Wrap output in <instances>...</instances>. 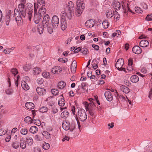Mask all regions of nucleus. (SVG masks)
<instances>
[{
  "instance_id": "412c9836",
  "label": "nucleus",
  "mask_w": 152,
  "mask_h": 152,
  "mask_svg": "<svg viewBox=\"0 0 152 152\" xmlns=\"http://www.w3.org/2000/svg\"><path fill=\"white\" fill-rule=\"evenodd\" d=\"M62 70V69L61 67L59 66H56L52 69L51 72L53 73L56 74L60 72Z\"/></svg>"
},
{
  "instance_id": "2eb2a0df",
  "label": "nucleus",
  "mask_w": 152,
  "mask_h": 152,
  "mask_svg": "<svg viewBox=\"0 0 152 152\" xmlns=\"http://www.w3.org/2000/svg\"><path fill=\"white\" fill-rule=\"evenodd\" d=\"M147 67H149L148 69H146L145 67L143 68L142 69L141 71L142 73H146L147 72H148L150 75H152V72H150V71H152V65L149 64L147 66Z\"/></svg>"
},
{
  "instance_id": "f704fd0d",
  "label": "nucleus",
  "mask_w": 152,
  "mask_h": 152,
  "mask_svg": "<svg viewBox=\"0 0 152 152\" xmlns=\"http://www.w3.org/2000/svg\"><path fill=\"white\" fill-rule=\"evenodd\" d=\"M21 85L22 88L25 90H27L29 88V86H28L27 83L25 81L22 82Z\"/></svg>"
},
{
  "instance_id": "0eeeda50",
  "label": "nucleus",
  "mask_w": 152,
  "mask_h": 152,
  "mask_svg": "<svg viewBox=\"0 0 152 152\" xmlns=\"http://www.w3.org/2000/svg\"><path fill=\"white\" fill-rule=\"evenodd\" d=\"M15 20L13 14H12V12L11 10H9L7 12L6 16L5 21L7 26L9 25L10 21L11 20Z\"/></svg>"
},
{
  "instance_id": "774afa93",
  "label": "nucleus",
  "mask_w": 152,
  "mask_h": 152,
  "mask_svg": "<svg viewBox=\"0 0 152 152\" xmlns=\"http://www.w3.org/2000/svg\"><path fill=\"white\" fill-rule=\"evenodd\" d=\"M72 37H70L65 42V44L66 45H68L69 44L70 42L72 40Z\"/></svg>"
},
{
  "instance_id": "052dcab7",
  "label": "nucleus",
  "mask_w": 152,
  "mask_h": 152,
  "mask_svg": "<svg viewBox=\"0 0 152 152\" xmlns=\"http://www.w3.org/2000/svg\"><path fill=\"white\" fill-rule=\"evenodd\" d=\"M34 138L37 141H41L42 140V137L38 135H35Z\"/></svg>"
},
{
  "instance_id": "473e14b6",
  "label": "nucleus",
  "mask_w": 152,
  "mask_h": 152,
  "mask_svg": "<svg viewBox=\"0 0 152 152\" xmlns=\"http://www.w3.org/2000/svg\"><path fill=\"white\" fill-rule=\"evenodd\" d=\"M43 136L47 139L51 140L52 139V136L49 132L46 131H44L42 133Z\"/></svg>"
},
{
  "instance_id": "4c0bfd02",
  "label": "nucleus",
  "mask_w": 152,
  "mask_h": 152,
  "mask_svg": "<svg viewBox=\"0 0 152 152\" xmlns=\"http://www.w3.org/2000/svg\"><path fill=\"white\" fill-rule=\"evenodd\" d=\"M69 114L68 111H64L61 113V116L62 118H66L68 117Z\"/></svg>"
},
{
  "instance_id": "79ce46f5",
  "label": "nucleus",
  "mask_w": 152,
  "mask_h": 152,
  "mask_svg": "<svg viewBox=\"0 0 152 152\" xmlns=\"http://www.w3.org/2000/svg\"><path fill=\"white\" fill-rule=\"evenodd\" d=\"M102 24L103 28L105 29L107 28L109 26L108 21L106 20H104L103 21Z\"/></svg>"
},
{
  "instance_id": "9d476101",
  "label": "nucleus",
  "mask_w": 152,
  "mask_h": 152,
  "mask_svg": "<svg viewBox=\"0 0 152 152\" xmlns=\"http://www.w3.org/2000/svg\"><path fill=\"white\" fill-rule=\"evenodd\" d=\"M50 22L49 16L47 14L43 19L42 23L43 27L46 28V27L48 26L49 25H50Z\"/></svg>"
},
{
  "instance_id": "8fccbe9b",
  "label": "nucleus",
  "mask_w": 152,
  "mask_h": 152,
  "mask_svg": "<svg viewBox=\"0 0 152 152\" xmlns=\"http://www.w3.org/2000/svg\"><path fill=\"white\" fill-rule=\"evenodd\" d=\"M24 69L26 71H28L31 68V66L28 64H25L23 67Z\"/></svg>"
},
{
  "instance_id": "6e6d98bb",
  "label": "nucleus",
  "mask_w": 152,
  "mask_h": 152,
  "mask_svg": "<svg viewBox=\"0 0 152 152\" xmlns=\"http://www.w3.org/2000/svg\"><path fill=\"white\" fill-rule=\"evenodd\" d=\"M66 11H62L61 12V19H63V18H65V16H66L67 17V13H66Z\"/></svg>"
},
{
  "instance_id": "5701e85b",
  "label": "nucleus",
  "mask_w": 152,
  "mask_h": 152,
  "mask_svg": "<svg viewBox=\"0 0 152 152\" xmlns=\"http://www.w3.org/2000/svg\"><path fill=\"white\" fill-rule=\"evenodd\" d=\"M149 43L148 41L145 39H143L139 43L140 46L142 47H146L149 45Z\"/></svg>"
},
{
  "instance_id": "20e7f679",
  "label": "nucleus",
  "mask_w": 152,
  "mask_h": 152,
  "mask_svg": "<svg viewBox=\"0 0 152 152\" xmlns=\"http://www.w3.org/2000/svg\"><path fill=\"white\" fill-rule=\"evenodd\" d=\"M75 7L74 4L72 1L68 2L67 6L66 7L65 11L67 13V18L69 20L71 19L72 15L74 14Z\"/></svg>"
},
{
  "instance_id": "9b49d317",
  "label": "nucleus",
  "mask_w": 152,
  "mask_h": 152,
  "mask_svg": "<svg viewBox=\"0 0 152 152\" xmlns=\"http://www.w3.org/2000/svg\"><path fill=\"white\" fill-rule=\"evenodd\" d=\"M77 7L76 9L77 10L83 11L85 8V4L83 1L81 0H77Z\"/></svg>"
},
{
  "instance_id": "4468645a",
  "label": "nucleus",
  "mask_w": 152,
  "mask_h": 152,
  "mask_svg": "<svg viewBox=\"0 0 152 152\" xmlns=\"http://www.w3.org/2000/svg\"><path fill=\"white\" fill-rule=\"evenodd\" d=\"M104 96L107 100L109 102L111 101L113 99L112 94L110 91H106L104 93Z\"/></svg>"
},
{
  "instance_id": "338daca9",
  "label": "nucleus",
  "mask_w": 152,
  "mask_h": 152,
  "mask_svg": "<svg viewBox=\"0 0 152 152\" xmlns=\"http://www.w3.org/2000/svg\"><path fill=\"white\" fill-rule=\"evenodd\" d=\"M92 46L96 50H99V47L98 45L93 44L92 45Z\"/></svg>"
},
{
  "instance_id": "a211bd4d",
  "label": "nucleus",
  "mask_w": 152,
  "mask_h": 152,
  "mask_svg": "<svg viewBox=\"0 0 152 152\" xmlns=\"http://www.w3.org/2000/svg\"><path fill=\"white\" fill-rule=\"evenodd\" d=\"M133 52L136 54H140L142 51V50L138 46H135L132 49Z\"/></svg>"
},
{
  "instance_id": "bb28decb",
  "label": "nucleus",
  "mask_w": 152,
  "mask_h": 152,
  "mask_svg": "<svg viewBox=\"0 0 152 152\" xmlns=\"http://www.w3.org/2000/svg\"><path fill=\"white\" fill-rule=\"evenodd\" d=\"M45 0H38L37 1V7L38 8L41 7H42L45 5Z\"/></svg>"
},
{
  "instance_id": "09e8293b",
  "label": "nucleus",
  "mask_w": 152,
  "mask_h": 152,
  "mask_svg": "<svg viewBox=\"0 0 152 152\" xmlns=\"http://www.w3.org/2000/svg\"><path fill=\"white\" fill-rule=\"evenodd\" d=\"M25 121L27 123H32V119L31 117L27 116L24 118Z\"/></svg>"
},
{
  "instance_id": "f3484780",
  "label": "nucleus",
  "mask_w": 152,
  "mask_h": 152,
  "mask_svg": "<svg viewBox=\"0 0 152 152\" xmlns=\"http://www.w3.org/2000/svg\"><path fill=\"white\" fill-rule=\"evenodd\" d=\"M113 6L114 8L116 10H120L121 7V3L118 1L114 0L113 3Z\"/></svg>"
},
{
  "instance_id": "c85d7f7f",
  "label": "nucleus",
  "mask_w": 152,
  "mask_h": 152,
  "mask_svg": "<svg viewBox=\"0 0 152 152\" xmlns=\"http://www.w3.org/2000/svg\"><path fill=\"white\" fill-rule=\"evenodd\" d=\"M115 96L117 98V99L119 101H123L125 100V98L123 95L119 94L117 91H116V92L115 93Z\"/></svg>"
},
{
  "instance_id": "f8f14e48",
  "label": "nucleus",
  "mask_w": 152,
  "mask_h": 152,
  "mask_svg": "<svg viewBox=\"0 0 152 152\" xmlns=\"http://www.w3.org/2000/svg\"><path fill=\"white\" fill-rule=\"evenodd\" d=\"M129 3L127 0H122L121 1V7L124 12L126 13V9H128L129 7Z\"/></svg>"
},
{
  "instance_id": "3c124183",
  "label": "nucleus",
  "mask_w": 152,
  "mask_h": 152,
  "mask_svg": "<svg viewBox=\"0 0 152 152\" xmlns=\"http://www.w3.org/2000/svg\"><path fill=\"white\" fill-rule=\"evenodd\" d=\"M42 147L45 150H48L50 148V144L48 143L45 142L43 145Z\"/></svg>"
},
{
  "instance_id": "680f3d73",
  "label": "nucleus",
  "mask_w": 152,
  "mask_h": 152,
  "mask_svg": "<svg viewBox=\"0 0 152 152\" xmlns=\"http://www.w3.org/2000/svg\"><path fill=\"white\" fill-rule=\"evenodd\" d=\"M37 82L39 84H42L43 82V80L42 78H39L37 80Z\"/></svg>"
},
{
  "instance_id": "49530a36",
  "label": "nucleus",
  "mask_w": 152,
  "mask_h": 152,
  "mask_svg": "<svg viewBox=\"0 0 152 152\" xmlns=\"http://www.w3.org/2000/svg\"><path fill=\"white\" fill-rule=\"evenodd\" d=\"M43 28L41 26L39 25L37 27L38 32L39 33L41 34L43 32Z\"/></svg>"
},
{
  "instance_id": "4d7b16f0",
  "label": "nucleus",
  "mask_w": 152,
  "mask_h": 152,
  "mask_svg": "<svg viewBox=\"0 0 152 152\" xmlns=\"http://www.w3.org/2000/svg\"><path fill=\"white\" fill-rule=\"evenodd\" d=\"M145 20L147 21L152 20V14L147 15L145 18Z\"/></svg>"
},
{
  "instance_id": "58836bf2",
  "label": "nucleus",
  "mask_w": 152,
  "mask_h": 152,
  "mask_svg": "<svg viewBox=\"0 0 152 152\" xmlns=\"http://www.w3.org/2000/svg\"><path fill=\"white\" fill-rule=\"evenodd\" d=\"M20 132L22 134L26 135L28 132V129L25 127H23L20 130Z\"/></svg>"
},
{
  "instance_id": "e2e57ef3",
  "label": "nucleus",
  "mask_w": 152,
  "mask_h": 152,
  "mask_svg": "<svg viewBox=\"0 0 152 152\" xmlns=\"http://www.w3.org/2000/svg\"><path fill=\"white\" fill-rule=\"evenodd\" d=\"M141 4L142 7L143 8V9H145V10H146L148 9V5L146 4L143 2L141 3Z\"/></svg>"
},
{
  "instance_id": "de8ad7c7",
  "label": "nucleus",
  "mask_w": 152,
  "mask_h": 152,
  "mask_svg": "<svg viewBox=\"0 0 152 152\" xmlns=\"http://www.w3.org/2000/svg\"><path fill=\"white\" fill-rule=\"evenodd\" d=\"M42 75L43 77L46 78H49L50 76L49 72H44Z\"/></svg>"
},
{
  "instance_id": "39448f33",
  "label": "nucleus",
  "mask_w": 152,
  "mask_h": 152,
  "mask_svg": "<svg viewBox=\"0 0 152 152\" xmlns=\"http://www.w3.org/2000/svg\"><path fill=\"white\" fill-rule=\"evenodd\" d=\"M14 15L15 20H16L17 24L18 25H21L23 23V20L19 10L15 9L14 10Z\"/></svg>"
},
{
  "instance_id": "a18cd8bd",
  "label": "nucleus",
  "mask_w": 152,
  "mask_h": 152,
  "mask_svg": "<svg viewBox=\"0 0 152 152\" xmlns=\"http://www.w3.org/2000/svg\"><path fill=\"white\" fill-rule=\"evenodd\" d=\"M52 26V25H51L50 24V25H49L48 26L46 27L47 28L48 31L50 34H51L53 31V26Z\"/></svg>"
},
{
  "instance_id": "7ed1b4c3",
  "label": "nucleus",
  "mask_w": 152,
  "mask_h": 152,
  "mask_svg": "<svg viewBox=\"0 0 152 152\" xmlns=\"http://www.w3.org/2000/svg\"><path fill=\"white\" fill-rule=\"evenodd\" d=\"M76 125V123L75 121H72L71 124L69 121L66 120L63 122L62 126L65 130L70 129L71 131H73L75 129Z\"/></svg>"
},
{
  "instance_id": "c756f323",
  "label": "nucleus",
  "mask_w": 152,
  "mask_h": 152,
  "mask_svg": "<svg viewBox=\"0 0 152 152\" xmlns=\"http://www.w3.org/2000/svg\"><path fill=\"white\" fill-rule=\"evenodd\" d=\"M40 7V8L37 13H39L41 15L43 16L46 12V10L45 8H43L42 7Z\"/></svg>"
},
{
  "instance_id": "37998d69",
  "label": "nucleus",
  "mask_w": 152,
  "mask_h": 152,
  "mask_svg": "<svg viewBox=\"0 0 152 152\" xmlns=\"http://www.w3.org/2000/svg\"><path fill=\"white\" fill-rule=\"evenodd\" d=\"M114 14V18L115 19H116V21H117L120 18V15L118 12L116 10L115 11Z\"/></svg>"
},
{
  "instance_id": "423d86ee",
  "label": "nucleus",
  "mask_w": 152,
  "mask_h": 152,
  "mask_svg": "<svg viewBox=\"0 0 152 152\" xmlns=\"http://www.w3.org/2000/svg\"><path fill=\"white\" fill-rule=\"evenodd\" d=\"M34 15L33 18V20L34 23L36 24H38L41 20L43 16L41 15L39 13L37 12V10L36 6V3H34Z\"/></svg>"
},
{
  "instance_id": "aec40b11",
  "label": "nucleus",
  "mask_w": 152,
  "mask_h": 152,
  "mask_svg": "<svg viewBox=\"0 0 152 152\" xmlns=\"http://www.w3.org/2000/svg\"><path fill=\"white\" fill-rule=\"evenodd\" d=\"M36 91L38 94L39 95H44L46 93V90L42 88L37 87Z\"/></svg>"
},
{
  "instance_id": "0e129e2a",
  "label": "nucleus",
  "mask_w": 152,
  "mask_h": 152,
  "mask_svg": "<svg viewBox=\"0 0 152 152\" xmlns=\"http://www.w3.org/2000/svg\"><path fill=\"white\" fill-rule=\"evenodd\" d=\"M34 152H41L40 148L38 147H36L34 148Z\"/></svg>"
},
{
  "instance_id": "bf43d9fd",
  "label": "nucleus",
  "mask_w": 152,
  "mask_h": 152,
  "mask_svg": "<svg viewBox=\"0 0 152 152\" xmlns=\"http://www.w3.org/2000/svg\"><path fill=\"white\" fill-rule=\"evenodd\" d=\"M11 72L14 76H15V75L17 74L18 73L17 70L15 68L12 69Z\"/></svg>"
},
{
  "instance_id": "393cba45",
  "label": "nucleus",
  "mask_w": 152,
  "mask_h": 152,
  "mask_svg": "<svg viewBox=\"0 0 152 152\" xmlns=\"http://www.w3.org/2000/svg\"><path fill=\"white\" fill-rule=\"evenodd\" d=\"M120 89L125 94H128L130 91L129 89L126 86L124 85L120 86Z\"/></svg>"
},
{
  "instance_id": "c9c22d12",
  "label": "nucleus",
  "mask_w": 152,
  "mask_h": 152,
  "mask_svg": "<svg viewBox=\"0 0 152 152\" xmlns=\"http://www.w3.org/2000/svg\"><path fill=\"white\" fill-rule=\"evenodd\" d=\"M26 142L28 145L31 146L33 143V140L31 137H28L26 139Z\"/></svg>"
},
{
  "instance_id": "6e6552de",
  "label": "nucleus",
  "mask_w": 152,
  "mask_h": 152,
  "mask_svg": "<svg viewBox=\"0 0 152 152\" xmlns=\"http://www.w3.org/2000/svg\"><path fill=\"white\" fill-rule=\"evenodd\" d=\"M83 104L85 106L86 111H94L95 106L94 104L92 103H88V102H83Z\"/></svg>"
},
{
  "instance_id": "69168bd1",
  "label": "nucleus",
  "mask_w": 152,
  "mask_h": 152,
  "mask_svg": "<svg viewBox=\"0 0 152 152\" xmlns=\"http://www.w3.org/2000/svg\"><path fill=\"white\" fill-rule=\"evenodd\" d=\"M6 133V130L4 131L3 129H0V136L4 135Z\"/></svg>"
},
{
  "instance_id": "dca6fc26",
  "label": "nucleus",
  "mask_w": 152,
  "mask_h": 152,
  "mask_svg": "<svg viewBox=\"0 0 152 152\" xmlns=\"http://www.w3.org/2000/svg\"><path fill=\"white\" fill-rule=\"evenodd\" d=\"M114 13V10H113L111 9H109L107 10L106 12V17L107 18H110L113 16Z\"/></svg>"
},
{
  "instance_id": "f257e3e1",
  "label": "nucleus",
  "mask_w": 152,
  "mask_h": 152,
  "mask_svg": "<svg viewBox=\"0 0 152 152\" xmlns=\"http://www.w3.org/2000/svg\"><path fill=\"white\" fill-rule=\"evenodd\" d=\"M18 9L23 17L25 18L27 13L28 15L29 20L31 21L33 10V5L31 4L27 3L26 4L25 9L24 8V4L23 3L20 4L18 5Z\"/></svg>"
},
{
  "instance_id": "ddd939ff",
  "label": "nucleus",
  "mask_w": 152,
  "mask_h": 152,
  "mask_svg": "<svg viewBox=\"0 0 152 152\" xmlns=\"http://www.w3.org/2000/svg\"><path fill=\"white\" fill-rule=\"evenodd\" d=\"M124 61V60L122 58H119L115 64L116 67L119 70L121 69V67H122Z\"/></svg>"
},
{
  "instance_id": "cd10ccee",
  "label": "nucleus",
  "mask_w": 152,
  "mask_h": 152,
  "mask_svg": "<svg viewBox=\"0 0 152 152\" xmlns=\"http://www.w3.org/2000/svg\"><path fill=\"white\" fill-rule=\"evenodd\" d=\"M130 81L132 83H136L139 80L138 77L136 75H132L130 78Z\"/></svg>"
},
{
  "instance_id": "7c9ffc66",
  "label": "nucleus",
  "mask_w": 152,
  "mask_h": 152,
  "mask_svg": "<svg viewBox=\"0 0 152 152\" xmlns=\"http://www.w3.org/2000/svg\"><path fill=\"white\" fill-rule=\"evenodd\" d=\"M25 105L27 109L29 110L32 109L34 107V104L32 102H26L25 104Z\"/></svg>"
},
{
  "instance_id": "2f4dec72",
  "label": "nucleus",
  "mask_w": 152,
  "mask_h": 152,
  "mask_svg": "<svg viewBox=\"0 0 152 152\" xmlns=\"http://www.w3.org/2000/svg\"><path fill=\"white\" fill-rule=\"evenodd\" d=\"M66 83L63 81L59 82L58 84L57 87L59 89H63L65 87Z\"/></svg>"
},
{
  "instance_id": "864d4df0",
  "label": "nucleus",
  "mask_w": 152,
  "mask_h": 152,
  "mask_svg": "<svg viewBox=\"0 0 152 152\" xmlns=\"http://www.w3.org/2000/svg\"><path fill=\"white\" fill-rule=\"evenodd\" d=\"M51 91L52 94L55 95H57L59 93L58 90L57 89H52Z\"/></svg>"
},
{
  "instance_id": "4be33fe9",
  "label": "nucleus",
  "mask_w": 152,
  "mask_h": 152,
  "mask_svg": "<svg viewBox=\"0 0 152 152\" xmlns=\"http://www.w3.org/2000/svg\"><path fill=\"white\" fill-rule=\"evenodd\" d=\"M20 147L23 149H24L26 147V142L25 141L24 138L23 137L20 138Z\"/></svg>"
},
{
  "instance_id": "b1692460",
  "label": "nucleus",
  "mask_w": 152,
  "mask_h": 152,
  "mask_svg": "<svg viewBox=\"0 0 152 152\" xmlns=\"http://www.w3.org/2000/svg\"><path fill=\"white\" fill-rule=\"evenodd\" d=\"M94 21L93 20L91 19L87 21L85 23V25L88 27H92L94 25Z\"/></svg>"
},
{
  "instance_id": "ea45409f",
  "label": "nucleus",
  "mask_w": 152,
  "mask_h": 152,
  "mask_svg": "<svg viewBox=\"0 0 152 152\" xmlns=\"http://www.w3.org/2000/svg\"><path fill=\"white\" fill-rule=\"evenodd\" d=\"M65 103V101L64 98H61L58 101V104L60 106H64Z\"/></svg>"
},
{
  "instance_id": "a878e982",
  "label": "nucleus",
  "mask_w": 152,
  "mask_h": 152,
  "mask_svg": "<svg viewBox=\"0 0 152 152\" xmlns=\"http://www.w3.org/2000/svg\"><path fill=\"white\" fill-rule=\"evenodd\" d=\"M133 60L132 58H130L128 60V66L127 68V70L129 71H131L133 70V67L132 66Z\"/></svg>"
},
{
  "instance_id": "e433bc0d",
  "label": "nucleus",
  "mask_w": 152,
  "mask_h": 152,
  "mask_svg": "<svg viewBox=\"0 0 152 152\" xmlns=\"http://www.w3.org/2000/svg\"><path fill=\"white\" fill-rule=\"evenodd\" d=\"M41 72V69L39 67H35L34 68L33 73L34 75H37L39 74Z\"/></svg>"
},
{
  "instance_id": "13d9d810",
  "label": "nucleus",
  "mask_w": 152,
  "mask_h": 152,
  "mask_svg": "<svg viewBox=\"0 0 152 152\" xmlns=\"http://www.w3.org/2000/svg\"><path fill=\"white\" fill-rule=\"evenodd\" d=\"M88 50L86 48H83L81 49V52L84 55H86L87 53Z\"/></svg>"
},
{
  "instance_id": "a19ab883",
  "label": "nucleus",
  "mask_w": 152,
  "mask_h": 152,
  "mask_svg": "<svg viewBox=\"0 0 152 152\" xmlns=\"http://www.w3.org/2000/svg\"><path fill=\"white\" fill-rule=\"evenodd\" d=\"M12 145L14 148L17 149L19 147L20 145V143L17 141H15L13 142Z\"/></svg>"
},
{
  "instance_id": "6ab92c4d",
  "label": "nucleus",
  "mask_w": 152,
  "mask_h": 152,
  "mask_svg": "<svg viewBox=\"0 0 152 152\" xmlns=\"http://www.w3.org/2000/svg\"><path fill=\"white\" fill-rule=\"evenodd\" d=\"M61 29L64 31L65 30L67 26V23L65 18L61 19Z\"/></svg>"
},
{
  "instance_id": "f03ea898",
  "label": "nucleus",
  "mask_w": 152,
  "mask_h": 152,
  "mask_svg": "<svg viewBox=\"0 0 152 152\" xmlns=\"http://www.w3.org/2000/svg\"><path fill=\"white\" fill-rule=\"evenodd\" d=\"M76 119L77 120L78 126L80 132L82 129L80 124L79 120L83 122L87 118V115L85 110L83 108L78 109L77 115H76Z\"/></svg>"
},
{
  "instance_id": "5fc2aeb1",
  "label": "nucleus",
  "mask_w": 152,
  "mask_h": 152,
  "mask_svg": "<svg viewBox=\"0 0 152 152\" xmlns=\"http://www.w3.org/2000/svg\"><path fill=\"white\" fill-rule=\"evenodd\" d=\"M68 59L66 58H60L58 59V61L63 63H66L68 61Z\"/></svg>"
},
{
  "instance_id": "603ef678",
  "label": "nucleus",
  "mask_w": 152,
  "mask_h": 152,
  "mask_svg": "<svg viewBox=\"0 0 152 152\" xmlns=\"http://www.w3.org/2000/svg\"><path fill=\"white\" fill-rule=\"evenodd\" d=\"M135 10L137 13H142L143 12V11L141 9L138 7H135Z\"/></svg>"
},
{
  "instance_id": "1a4fd4ad",
  "label": "nucleus",
  "mask_w": 152,
  "mask_h": 152,
  "mask_svg": "<svg viewBox=\"0 0 152 152\" xmlns=\"http://www.w3.org/2000/svg\"><path fill=\"white\" fill-rule=\"evenodd\" d=\"M52 25L54 29L57 28L59 24V19L58 17L56 15H54L52 19Z\"/></svg>"
},
{
  "instance_id": "72a5a7b5",
  "label": "nucleus",
  "mask_w": 152,
  "mask_h": 152,
  "mask_svg": "<svg viewBox=\"0 0 152 152\" xmlns=\"http://www.w3.org/2000/svg\"><path fill=\"white\" fill-rule=\"evenodd\" d=\"M38 131L37 127L35 126H31L29 129V132L32 134H35L37 133Z\"/></svg>"
},
{
  "instance_id": "c03bdc74",
  "label": "nucleus",
  "mask_w": 152,
  "mask_h": 152,
  "mask_svg": "<svg viewBox=\"0 0 152 152\" xmlns=\"http://www.w3.org/2000/svg\"><path fill=\"white\" fill-rule=\"evenodd\" d=\"M48 110V108L46 107H42L39 109V111L42 113L46 112H47Z\"/></svg>"
}]
</instances>
